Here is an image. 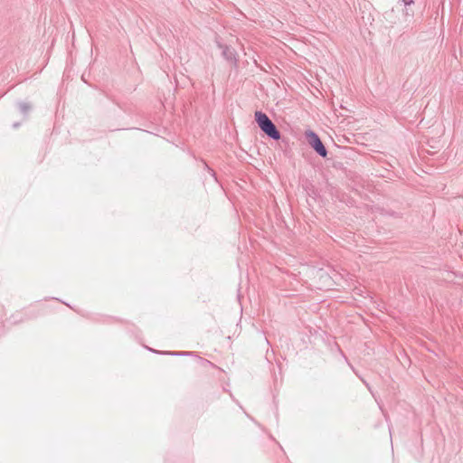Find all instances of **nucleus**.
Here are the masks:
<instances>
[{
  "label": "nucleus",
  "instance_id": "nucleus-2",
  "mask_svg": "<svg viewBox=\"0 0 463 463\" xmlns=\"http://www.w3.org/2000/svg\"><path fill=\"white\" fill-rule=\"evenodd\" d=\"M305 138L310 147L322 158H326L328 151L322 142L320 137L312 129H307L304 133Z\"/></svg>",
  "mask_w": 463,
  "mask_h": 463
},
{
  "label": "nucleus",
  "instance_id": "nucleus-10",
  "mask_svg": "<svg viewBox=\"0 0 463 463\" xmlns=\"http://www.w3.org/2000/svg\"><path fill=\"white\" fill-rule=\"evenodd\" d=\"M20 126H21V122H14V123H13V125H12V127H13L14 128H18Z\"/></svg>",
  "mask_w": 463,
  "mask_h": 463
},
{
  "label": "nucleus",
  "instance_id": "nucleus-3",
  "mask_svg": "<svg viewBox=\"0 0 463 463\" xmlns=\"http://www.w3.org/2000/svg\"><path fill=\"white\" fill-rule=\"evenodd\" d=\"M216 45L222 51V56L225 59L232 68H238V54L234 48L225 43H222L216 39Z\"/></svg>",
  "mask_w": 463,
  "mask_h": 463
},
{
  "label": "nucleus",
  "instance_id": "nucleus-9",
  "mask_svg": "<svg viewBox=\"0 0 463 463\" xmlns=\"http://www.w3.org/2000/svg\"><path fill=\"white\" fill-rule=\"evenodd\" d=\"M404 5H411V4L414 3V0H401Z\"/></svg>",
  "mask_w": 463,
  "mask_h": 463
},
{
  "label": "nucleus",
  "instance_id": "nucleus-4",
  "mask_svg": "<svg viewBox=\"0 0 463 463\" xmlns=\"http://www.w3.org/2000/svg\"><path fill=\"white\" fill-rule=\"evenodd\" d=\"M40 313L36 310L23 309L12 314L8 318V322L11 325H18L24 321L34 319L38 317Z\"/></svg>",
  "mask_w": 463,
  "mask_h": 463
},
{
  "label": "nucleus",
  "instance_id": "nucleus-8",
  "mask_svg": "<svg viewBox=\"0 0 463 463\" xmlns=\"http://www.w3.org/2000/svg\"><path fill=\"white\" fill-rule=\"evenodd\" d=\"M150 352L154 353V354H160V353H165V351H159V350H156V349H153V348H150L148 347L147 348Z\"/></svg>",
  "mask_w": 463,
  "mask_h": 463
},
{
  "label": "nucleus",
  "instance_id": "nucleus-1",
  "mask_svg": "<svg viewBox=\"0 0 463 463\" xmlns=\"http://www.w3.org/2000/svg\"><path fill=\"white\" fill-rule=\"evenodd\" d=\"M254 119L260 129L269 139L279 141L281 138L280 131L266 113L261 110L255 111Z\"/></svg>",
  "mask_w": 463,
  "mask_h": 463
},
{
  "label": "nucleus",
  "instance_id": "nucleus-6",
  "mask_svg": "<svg viewBox=\"0 0 463 463\" xmlns=\"http://www.w3.org/2000/svg\"><path fill=\"white\" fill-rule=\"evenodd\" d=\"M161 355H170V356H196L194 352L189 351H166L165 353H160Z\"/></svg>",
  "mask_w": 463,
  "mask_h": 463
},
{
  "label": "nucleus",
  "instance_id": "nucleus-12",
  "mask_svg": "<svg viewBox=\"0 0 463 463\" xmlns=\"http://www.w3.org/2000/svg\"><path fill=\"white\" fill-rule=\"evenodd\" d=\"M208 168V171L212 174V175H215V172L213 169L210 168L209 166H207Z\"/></svg>",
  "mask_w": 463,
  "mask_h": 463
},
{
  "label": "nucleus",
  "instance_id": "nucleus-11",
  "mask_svg": "<svg viewBox=\"0 0 463 463\" xmlns=\"http://www.w3.org/2000/svg\"><path fill=\"white\" fill-rule=\"evenodd\" d=\"M342 166H343L342 163L334 164V167H335V168H342Z\"/></svg>",
  "mask_w": 463,
  "mask_h": 463
},
{
  "label": "nucleus",
  "instance_id": "nucleus-5",
  "mask_svg": "<svg viewBox=\"0 0 463 463\" xmlns=\"http://www.w3.org/2000/svg\"><path fill=\"white\" fill-rule=\"evenodd\" d=\"M16 106L20 111V113L23 115V119H27L29 113L31 112L33 109V105L30 102L27 101H19L16 103Z\"/></svg>",
  "mask_w": 463,
  "mask_h": 463
},
{
  "label": "nucleus",
  "instance_id": "nucleus-7",
  "mask_svg": "<svg viewBox=\"0 0 463 463\" xmlns=\"http://www.w3.org/2000/svg\"><path fill=\"white\" fill-rule=\"evenodd\" d=\"M195 357H196L197 361L200 363V364H201L202 366H203V367H206V366H210V367H212V368L216 367L214 364H213L211 361H209V360H207V359H205V358H203V357H201V356H198L197 354H196V356H195Z\"/></svg>",
  "mask_w": 463,
  "mask_h": 463
}]
</instances>
